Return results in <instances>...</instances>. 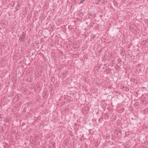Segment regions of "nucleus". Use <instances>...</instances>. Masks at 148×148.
<instances>
[{
    "label": "nucleus",
    "instance_id": "nucleus-1",
    "mask_svg": "<svg viewBox=\"0 0 148 148\" xmlns=\"http://www.w3.org/2000/svg\"><path fill=\"white\" fill-rule=\"evenodd\" d=\"M26 37V34L24 32H23L20 36L19 38V40L20 41V42L21 41H24Z\"/></svg>",
    "mask_w": 148,
    "mask_h": 148
},
{
    "label": "nucleus",
    "instance_id": "nucleus-2",
    "mask_svg": "<svg viewBox=\"0 0 148 148\" xmlns=\"http://www.w3.org/2000/svg\"><path fill=\"white\" fill-rule=\"evenodd\" d=\"M13 99L14 100H15L16 101V102H17L18 100V98H17V97H16V96L15 97H14Z\"/></svg>",
    "mask_w": 148,
    "mask_h": 148
},
{
    "label": "nucleus",
    "instance_id": "nucleus-3",
    "mask_svg": "<svg viewBox=\"0 0 148 148\" xmlns=\"http://www.w3.org/2000/svg\"><path fill=\"white\" fill-rule=\"evenodd\" d=\"M85 0H82L79 3V4H80L82 3H84V1H85Z\"/></svg>",
    "mask_w": 148,
    "mask_h": 148
},
{
    "label": "nucleus",
    "instance_id": "nucleus-4",
    "mask_svg": "<svg viewBox=\"0 0 148 148\" xmlns=\"http://www.w3.org/2000/svg\"><path fill=\"white\" fill-rule=\"evenodd\" d=\"M145 22L146 23H148V19H146L145 20Z\"/></svg>",
    "mask_w": 148,
    "mask_h": 148
},
{
    "label": "nucleus",
    "instance_id": "nucleus-5",
    "mask_svg": "<svg viewBox=\"0 0 148 148\" xmlns=\"http://www.w3.org/2000/svg\"><path fill=\"white\" fill-rule=\"evenodd\" d=\"M54 25H52L51 26V29H52L53 28H54Z\"/></svg>",
    "mask_w": 148,
    "mask_h": 148
},
{
    "label": "nucleus",
    "instance_id": "nucleus-6",
    "mask_svg": "<svg viewBox=\"0 0 148 148\" xmlns=\"http://www.w3.org/2000/svg\"><path fill=\"white\" fill-rule=\"evenodd\" d=\"M16 96V97H17V98H18V99L19 97V95H17Z\"/></svg>",
    "mask_w": 148,
    "mask_h": 148
}]
</instances>
